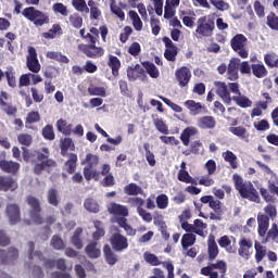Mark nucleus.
<instances>
[{
  "label": "nucleus",
  "instance_id": "ddd939ff",
  "mask_svg": "<svg viewBox=\"0 0 278 278\" xmlns=\"http://www.w3.org/2000/svg\"><path fill=\"white\" fill-rule=\"evenodd\" d=\"M175 77L180 88H188V84L192 79V72L189 67L181 66L176 70Z\"/></svg>",
  "mask_w": 278,
  "mask_h": 278
},
{
  "label": "nucleus",
  "instance_id": "4468645a",
  "mask_svg": "<svg viewBox=\"0 0 278 278\" xmlns=\"http://www.w3.org/2000/svg\"><path fill=\"white\" fill-rule=\"evenodd\" d=\"M163 42L165 45V52L164 58L167 60V62H176L177 55L179 53V50L177 49V46L173 43V40L168 37H163Z\"/></svg>",
  "mask_w": 278,
  "mask_h": 278
},
{
  "label": "nucleus",
  "instance_id": "3c124183",
  "mask_svg": "<svg viewBox=\"0 0 278 278\" xmlns=\"http://www.w3.org/2000/svg\"><path fill=\"white\" fill-rule=\"evenodd\" d=\"M70 25L74 27L75 29H81V26L84 25V17L79 15V13H74L70 15L68 17Z\"/></svg>",
  "mask_w": 278,
  "mask_h": 278
},
{
  "label": "nucleus",
  "instance_id": "c9c22d12",
  "mask_svg": "<svg viewBox=\"0 0 278 278\" xmlns=\"http://www.w3.org/2000/svg\"><path fill=\"white\" fill-rule=\"evenodd\" d=\"M108 66H110L113 77H118L121 71V60L111 54L109 55Z\"/></svg>",
  "mask_w": 278,
  "mask_h": 278
},
{
  "label": "nucleus",
  "instance_id": "6e6552de",
  "mask_svg": "<svg viewBox=\"0 0 278 278\" xmlns=\"http://www.w3.org/2000/svg\"><path fill=\"white\" fill-rule=\"evenodd\" d=\"M26 203L29 205V216L35 225H42L45 218H42V206H40V200L34 195L26 197Z\"/></svg>",
  "mask_w": 278,
  "mask_h": 278
},
{
  "label": "nucleus",
  "instance_id": "f257e3e1",
  "mask_svg": "<svg viewBox=\"0 0 278 278\" xmlns=\"http://www.w3.org/2000/svg\"><path fill=\"white\" fill-rule=\"evenodd\" d=\"M17 142L22 144L23 150V160L24 162H28V164H34L33 173L35 175H42V173L47 168H53L58 166L55 160L49 157L51 152L49 148H41V150H29L26 147H31V142H34V137L29 134H20L17 136Z\"/></svg>",
  "mask_w": 278,
  "mask_h": 278
},
{
  "label": "nucleus",
  "instance_id": "e2e57ef3",
  "mask_svg": "<svg viewBox=\"0 0 278 278\" xmlns=\"http://www.w3.org/2000/svg\"><path fill=\"white\" fill-rule=\"evenodd\" d=\"M52 10L55 14H61V16H68V8L62 2H56L52 5Z\"/></svg>",
  "mask_w": 278,
  "mask_h": 278
},
{
  "label": "nucleus",
  "instance_id": "0e129e2a",
  "mask_svg": "<svg viewBox=\"0 0 278 278\" xmlns=\"http://www.w3.org/2000/svg\"><path fill=\"white\" fill-rule=\"evenodd\" d=\"M156 206L159 210H166L168 207V195L161 193L156 197Z\"/></svg>",
  "mask_w": 278,
  "mask_h": 278
},
{
  "label": "nucleus",
  "instance_id": "423d86ee",
  "mask_svg": "<svg viewBox=\"0 0 278 278\" xmlns=\"http://www.w3.org/2000/svg\"><path fill=\"white\" fill-rule=\"evenodd\" d=\"M216 29V22L212 15H203L197 21L195 36L197 38H212Z\"/></svg>",
  "mask_w": 278,
  "mask_h": 278
},
{
  "label": "nucleus",
  "instance_id": "39448f33",
  "mask_svg": "<svg viewBox=\"0 0 278 278\" xmlns=\"http://www.w3.org/2000/svg\"><path fill=\"white\" fill-rule=\"evenodd\" d=\"M81 164L86 165L83 169L86 181H92V179L99 181V179H101V173L94 169L99 166V155L87 153L85 160L81 161Z\"/></svg>",
  "mask_w": 278,
  "mask_h": 278
},
{
  "label": "nucleus",
  "instance_id": "9d476101",
  "mask_svg": "<svg viewBox=\"0 0 278 278\" xmlns=\"http://www.w3.org/2000/svg\"><path fill=\"white\" fill-rule=\"evenodd\" d=\"M247 37L242 34H237L230 40V47L232 51L238 53L239 58L247 60L249 58V50H247Z\"/></svg>",
  "mask_w": 278,
  "mask_h": 278
},
{
  "label": "nucleus",
  "instance_id": "cd10ccee",
  "mask_svg": "<svg viewBox=\"0 0 278 278\" xmlns=\"http://www.w3.org/2000/svg\"><path fill=\"white\" fill-rule=\"evenodd\" d=\"M68 160L64 163V170L66 172L67 175H73L75 170H77V154L75 153H70Z\"/></svg>",
  "mask_w": 278,
  "mask_h": 278
},
{
  "label": "nucleus",
  "instance_id": "052dcab7",
  "mask_svg": "<svg viewBox=\"0 0 278 278\" xmlns=\"http://www.w3.org/2000/svg\"><path fill=\"white\" fill-rule=\"evenodd\" d=\"M150 147L151 146L149 143H143V149L146 151V160H147L149 166H155V164H156L155 154H153V152H151Z\"/></svg>",
  "mask_w": 278,
  "mask_h": 278
},
{
  "label": "nucleus",
  "instance_id": "412c9836",
  "mask_svg": "<svg viewBox=\"0 0 278 278\" xmlns=\"http://www.w3.org/2000/svg\"><path fill=\"white\" fill-rule=\"evenodd\" d=\"M108 212L112 214V216H129V208L116 202H112L108 205Z\"/></svg>",
  "mask_w": 278,
  "mask_h": 278
},
{
  "label": "nucleus",
  "instance_id": "1a4fd4ad",
  "mask_svg": "<svg viewBox=\"0 0 278 278\" xmlns=\"http://www.w3.org/2000/svg\"><path fill=\"white\" fill-rule=\"evenodd\" d=\"M230 92L233 94L231 101L239 108L247 109L253 105V101L249 97L242 94L240 91V85L238 83H228Z\"/></svg>",
  "mask_w": 278,
  "mask_h": 278
},
{
  "label": "nucleus",
  "instance_id": "603ef678",
  "mask_svg": "<svg viewBox=\"0 0 278 278\" xmlns=\"http://www.w3.org/2000/svg\"><path fill=\"white\" fill-rule=\"evenodd\" d=\"M35 123H40V113L38 111H31L27 114L25 127L29 129V125H34Z\"/></svg>",
  "mask_w": 278,
  "mask_h": 278
},
{
  "label": "nucleus",
  "instance_id": "49530a36",
  "mask_svg": "<svg viewBox=\"0 0 278 278\" xmlns=\"http://www.w3.org/2000/svg\"><path fill=\"white\" fill-rule=\"evenodd\" d=\"M58 34H62V26H60V24H53L49 31L42 34V38H46V40H53Z\"/></svg>",
  "mask_w": 278,
  "mask_h": 278
},
{
  "label": "nucleus",
  "instance_id": "4be33fe9",
  "mask_svg": "<svg viewBox=\"0 0 278 278\" xmlns=\"http://www.w3.org/2000/svg\"><path fill=\"white\" fill-rule=\"evenodd\" d=\"M0 168L2 173H8L9 175H16L21 170V164L14 161L0 160Z\"/></svg>",
  "mask_w": 278,
  "mask_h": 278
},
{
  "label": "nucleus",
  "instance_id": "0eeeda50",
  "mask_svg": "<svg viewBox=\"0 0 278 278\" xmlns=\"http://www.w3.org/2000/svg\"><path fill=\"white\" fill-rule=\"evenodd\" d=\"M23 16L34 23L35 27H42V25H49V15L45 12L34 8L27 7L22 11Z\"/></svg>",
  "mask_w": 278,
  "mask_h": 278
},
{
  "label": "nucleus",
  "instance_id": "f3484780",
  "mask_svg": "<svg viewBox=\"0 0 278 278\" xmlns=\"http://www.w3.org/2000/svg\"><path fill=\"white\" fill-rule=\"evenodd\" d=\"M18 188V182L11 176H0V191L14 192Z\"/></svg>",
  "mask_w": 278,
  "mask_h": 278
},
{
  "label": "nucleus",
  "instance_id": "a19ab883",
  "mask_svg": "<svg viewBox=\"0 0 278 278\" xmlns=\"http://www.w3.org/2000/svg\"><path fill=\"white\" fill-rule=\"evenodd\" d=\"M205 229H207V224L203 223L202 219H194L193 222V233L200 236L201 238H205Z\"/></svg>",
  "mask_w": 278,
  "mask_h": 278
},
{
  "label": "nucleus",
  "instance_id": "680f3d73",
  "mask_svg": "<svg viewBox=\"0 0 278 278\" xmlns=\"http://www.w3.org/2000/svg\"><path fill=\"white\" fill-rule=\"evenodd\" d=\"M211 267L213 270H219L220 277H225V275H227V263H225V261H217L216 263H212Z\"/></svg>",
  "mask_w": 278,
  "mask_h": 278
},
{
  "label": "nucleus",
  "instance_id": "f03ea898",
  "mask_svg": "<svg viewBox=\"0 0 278 278\" xmlns=\"http://www.w3.org/2000/svg\"><path fill=\"white\" fill-rule=\"evenodd\" d=\"M110 231L111 236L109 242L111 247L110 244H104L103 254L106 264H109V266H114V264L118 262V256H116V253H123V251H127V249H129V240L127 237L121 233V228L117 226H112Z\"/></svg>",
  "mask_w": 278,
  "mask_h": 278
},
{
  "label": "nucleus",
  "instance_id": "58836bf2",
  "mask_svg": "<svg viewBox=\"0 0 278 278\" xmlns=\"http://www.w3.org/2000/svg\"><path fill=\"white\" fill-rule=\"evenodd\" d=\"M84 207L91 214H99L100 212L99 202H97V200L93 198H87L84 202Z\"/></svg>",
  "mask_w": 278,
  "mask_h": 278
},
{
  "label": "nucleus",
  "instance_id": "c85d7f7f",
  "mask_svg": "<svg viewBox=\"0 0 278 278\" xmlns=\"http://www.w3.org/2000/svg\"><path fill=\"white\" fill-rule=\"evenodd\" d=\"M197 134H199V129H197V127L189 126V127L185 128L182 130V132L180 134V140H181L182 144L185 147H189L190 146V137L197 136Z\"/></svg>",
  "mask_w": 278,
  "mask_h": 278
},
{
  "label": "nucleus",
  "instance_id": "c03bdc74",
  "mask_svg": "<svg viewBox=\"0 0 278 278\" xmlns=\"http://www.w3.org/2000/svg\"><path fill=\"white\" fill-rule=\"evenodd\" d=\"M143 68H146L148 75L152 77V79H157L160 77V70L152 62L146 61L142 63Z\"/></svg>",
  "mask_w": 278,
  "mask_h": 278
},
{
  "label": "nucleus",
  "instance_id": "7ed1b4c3",
  "mask_svg": "<svg viewBox=\"0 0 278 278\" xmlns=\"http://www.w3.org/2000/svg\"><path fill=\"white\" fill-rule=\"evenodd\" d=\"M89 31L90 33L85 35V40L88 43L78 45V51L91 60L103 58V55H105V50L97 46V41L99 40V29L97 27H91Z\"/></svg>",
  "mask_w": 278,
  "mask_h": 278
},
{
  "label": "nucleus",
  "instance_id": "f704fd0d",
  "mask_svg": "<svg viewBox=\"0 0 278 278\" xmlns=\"http://www.w3.org/2000/svg\"><path fill=\"white\" fill-rule=\"evenodd\" d=\"M81 233H84V228L78 227L74 231V235L71 238V242L75 249L81 250L84 249V241L81 240Z\"/></svg>",
  "mask_w": 278,
  "mask_h": 278
},
{
  "label": "nucleus",
  "instance_id": "13d9d810",
  "mask_svg": "<svg viewBox=\"0 0 278 278\" xmlns=\"http://www.w3.org/2000/svg\"><path fill=\"white\" fill-rule=\"evenodd\" d=\"M266 24L269 27V29H273L274 31H278V16L277 14H275V12H270L267 15Z\"/></svg>",
  "mask_w": 278,
  "mask_h": 278
},
{
  "label": "nucleus",
  "instance_id": "8fccbe9b",
  "mask_svg": "<svg viewBox=\"0 0 278 278\" xmlns=\"http://www.w3.org/2000/svg\"><path fill=\"white\" fill-rule=\"evenodd\" d=\"M223 157L225 162H228V164H230L231 168H238V156H236L233 152L228 150L223 153Z\"/></svg>",
  "mask_w": 278,
  "mask_h": 278
},
{
  "label": "nucleus",
  "instance_id": "b1692460",
  "mask_svg": "<svg viewBox=\"0 0 278 278\" xmlns=\"http://www.w3.org/2000/svg\"><path fill=\"white\" fill-rule=\"evenodd\" d=\"M98 245V241H90L86 245L85 253L90 260H98V257H101V249H99Z\"/></svg>",
  "mask_w": 278,
  "mask_h": 278
},
{
  "label": "nucleus",
  "instance_id": "79ce46f5",
  "mask_svg": "<svg viewBox=\"0 0 278 278\" xmlns=\"http://www.w3.org/2000/svg\"><path fill=\"white\" fill-rule=\"evenodd\" d=\"M190 153L193 155H201V153H203V143L200 140L192 141L189 150L184 152L185 155H190Z\"/></svg>",
  "mask_w": 278,
  "mask_h": 278
},
{
  "label": "nucleus",
  "instance_id": "37998d69",
  "mask_svg": "<svg viewBox=\"0 0 278 278\" xmlns=\"http://www.w3.org/2000/svg\"><path fill=\"white\" fill-rule=\"evenodd\" d=\"M185 105L194 116L201 114V111L203 110V104H201V102H195L194 100H187Z\"/></svg>",
  "mask_w": 278,
  "mask_h": 278
},
{
  "label": "nucleus",
  "instance_id": "393cba45",
  "mask_svg": "<svg viewBox=\"0 0 278 278\" xmlns=\"http://www.w3.org/2000/svg\"><path fill=\"white\" fill-rule=\"evenodd\" d=\"M197 125L200 129H214V127H216V118L211 115H205L198 118Z\"/></svg>",
  "mask_w": 278,
  "mask_h": 278
},
{
  "label": "nucleus",
  "instance_id": "5fc2aeb1",
  "mask_svg": "<svg viewBox=\"0 0 278 278\" xmlns=\"http://www.w3.org/2000/svg\"><path fill=\"white\" fill-rule=\"evenodd\" d=\"M218 244L222 249H226L227 253H236V249L231 247V240L227 236L220 237Z\"/></svg>",
  "mask_w": 278,
  "mask_h": 278
},
{
  "label": "nucleus",
  "instance_id": "aec40b11",
  "mask_svg": "<svg viewBox=\"0 0 278 278\" xmlns=\"http://www.w3.org/2000/svg\"><path fill=\"white\" fill-rule=\"evenodd\" d=\"M0 97H3L5 101H8V99L10 98L8 92L5 91H1ZM5 101H2V99L0 98V108L3 110V112H5V114H8V116H16L18 109L12 105V103H8Z\"/></svg>",
  "mask_w": 278,
  "mask_h": 278
},
{
  "label": "nucleus",
  "instance_id": "a878e982",
  "mask_svg": "<svg viewBox=\"0 0 278 278\" xmlns=\"http://www.w3.org/2000/svg\"><path fill=\"white\" fill-rule=\"evenodd\" d=\"M93 227L96 230L92 232V240L94 242H99L101 238L105 237V225L103 222L96 219L93 220Z\"/></svg>",
  "mask_w": 278,
  "mask_h": 278
},
{
  "label": "nucleus",
  "instance_id": "6e6d98bb",
  "mask_svg": "<svg viewBox=\"0 0 278 278\" xmlns=\"http://www.w3.org/2000/svg\"><path fill=\"white\" fill-rule=\"evenodd\" d=\"M254 248L256 251L255 261L260 264V262L266 257V247L262 245V243L255 242Z\"/></svg>",
  "mask_w": 278,
  "mask_h": 278
},
{
  "label": "nucleus",
  "instance_id": "09e8293b",
  "mask_svg": "<svg viewBox=\"0 0 278 278\" xmlns=\"http://www.w3.org/2000/svg\"><path fill=\"white\" fill-rule=\"evenodd\" d=\"M264 62L268 68H278V55L275 52L265 54Z\"/></svg>",
  "mask_w": 278,
  "mask_h": 278
},
{
  "label": "nucleus",
  "instance_id": "bf43d9fd",
  "mask_svg": "<svg viewBox=\"0 0 278 278\" xmlns=\"http://www.w3.org/2000/svg\"><path fill=\"white\" fill-rule=\"evenodd\" d=\"M72 5L75 8L77 12H90V9L88 8V4L86 3V0H72Z\"/></svg>",
  "mask_w": 278,
  "mask_h": 278
},
{
  "label": "nucleus",
  "instance_id": "864d4df0",
  "mask_svg": "<svg viewBox=\"0 0 278 278\" xmlns=\"http://www.w3.org/2000/svg\"><path fill=\"white\" fill-rule=\"evenodd\" d=\"M50 244L52 248L55 249V251H64V249H66V243H64V240H62V237L58 235H54L52 237Z\"/></svg>",
  "mask_w": 278,
  "mask_h": 278
},
{
  "label": "nucleus",
  "instance_id": "a211bd4d",
  "mask_svg": "<svg viewBox=\"0 0 278 278\" xmlns=\"http://www.w3.org/2000/svg\"><path fill=\"white\" fill-rule=\"evenodd\" d=\"M257 224L258 236L261 238H266V235L268 233V227H270V217H268V215L265 214H258Z\"/></svg>",
  "mask_w": 278,
  "mask_h": 278
},
{
  "label": "nucleus",
  "instance_id": "c756f323",
  "mask_svg": "<svg viewBox=\"0 0 278 278\" xmlns=\"http://www.w3.org/2000/svg\"><path fill=\"white\" fill-rule=\"evenodd\" d=\"M207 247L208 260L214 262V258L218 257V244H216L214 236L208 237Z\"/></svg>",
  "mask_w": 278,
  "mask_h": 278
},
{
  "label": "nucleus",
  "instance_id": "4d7b16f0",
  "mask_svg": "<svg viewBox=\"0 0 278 278\" xmlns=\"http://www.w3.org/2000/svg\"><path fill=\"white\" fill-rule=\"evenodd\" d=\"M42 137L45 138V140H55V130H53V125L51 124H47L43 128H42Z\"/></svg>",
  "mask_w": 278,
  "mask_h": 278
},
{
  "label": "nucleus",
  "instance_id": "774afa93",
  "mask_svg": "<svg viewBox=\"0 0 278 278\" xmlns=\"http://www.w3.org/2000/svg\"><path fill=\"white\" fill-rule=\"evenodd\" d=\"M88 92L91 97H106V92L103 87H89Z\"/></svg>",
  "mask_w": 278,
  "mask_h": 278
},
{
  "label": "nucleus",
  "instance_id": "5701e85b",
  "mask_svg": "<svg viewBox=\"0 0 278 278\" xmlns=\"http://www.w3.org/2000/svg\"><path fill=\"white\" fill-rule=\"evenodd\" d=\"M249 249H253V241H251V239L241 238L239 241V255L241 257H245V260H249V257H251Z\"/></svg>",
  "mask_w": 278,
  "mask_h": 278
},
{
  "label": "nucleus",
  "instance_id": "6ab92c4d",
  "mask_svg": "<svg viewBox=\"0 0 278 278\" xmlns=\"http://www.w3.org/2000/svg\"><path fill=\"white\" fill-rule=\"evenodd\" d=\"M15 260H18V249L11 247L8 249V252L0 249L1 264H9V262H15Z\"/></svg>",
  "mask_w": 278,
  "mask_h": 278
},
{
  "label": "nucleus",
  "instance_id": "bb28decb",
  "mask_svg": "<svg viewBox=\"0 0 278 278\" xmlns=\"http://www.w3.org/2000/svg\"><path fill=\"white\" fill-rule=\"evenodd\" d=\"M60 149H61V155L62 157H66V155H70V151H75V143H73V139L65 137L60 139Z\"/></svg>",
  "mask_w": 278,
  "mask_h": 278
},
{
  "label": "nucleus",
  "instance_id": "e433bc0d",
  "mask_svg": "<svg viewBox=\"0 0 278 278\" xmlns=\"http://www.w3.org/2000/svg\"><path fill=\"white\" fill-rule=\"evenodd\" d=\"M124 192L127 197H138V194H143L142 187L138 186L136 182H130L124 187Z\"/></svg>",
  "mask_w": 278,
  "mask_h": 278
},
{
  "label": "nucleus",
  "instance_id": "de8ad7c7",
  "mask_svg": "<svg viewBox=\"0 0 278 278\" xmlns=\"http://www.w3.org/2000/svg\"><path fill=\"white\" fill-rule=\"evenodd\" d=\"M143 260L147 262V264H150V266H162L164 262H161L157 255L151 253V252H144L143 253Z\"/></svg>",
  "mask_w": 278,
  "mask_h": 278
},
{
  "label": "nucleus",
  "instance_id": "9b49d317",
  "mask_svg": "<svg viewBox=\"0 0 278 278\" xmlns=\"http://www.w3.org/2000/svg\"><path fill=\"white\" fill-rule=\"evenodd\" d=\"M214 87H215V94H217V97H219V99H222V101L226 105H231V99L233 97H231V89L229 88V85H227V83L225 81L215 80Z\"/></svg>",
  "mask_w": 278,
  "mask_h": 278
},
{
  "label": "nucleus",
  "instance_id": "69168bd1",
  "mask_svg": "<svg viewBox=\"0 0 278 278\" xmlns=\"http://www.w3.org/2000/svg\"><path fill=\"white\" fill-rule=\"evenodd\" d=\"M178 181H181L182 184H194V178L190 176V173H188V170H179Z\"/></svg>",
  "mask_w": 278,
  "mask_h": 278
},
{
  "label": "nucleus",
  "instance_id": "dca6fc26",
  "mask_svg": "<svg viewBox=\"0 0 278 278\" xmlns=\"http://www.w3.org/2000/svg\"><path fill=\"white\" fill-rule=\"evenodd\" d=\"M238 71H240V59L238 58L230 59L228 68H227V79H229V81H237V79H240V75L238 74Z\"/></svg>",
  "mask_w": 278,
  "mask_h": 278
},
{
  "label": "nucleus",
  "instance_id": "72a5a7b5",
  "mask_svg": "<svg viewBox=\"0 0 278 278\" xmlns=\"http://www.w3.org/2000/svg\"><path fill=\"white\" fill-rule=\"evenodd\" d=\"M47 201L52 207L60 205V192L55 188H50L47 192Z\"/></svg>",
  "mask_w": 278,
  "mask_h": 278
},
{
  "label": "nucleus",
  "instance_id": "338daca9",
  "mask_svg": "<svg viewBox=\"0 0 278 278\" xmlns=\"http://www.w3.org/2000/svg\"><path fill=\"white\" fill-rule=\"evenodd\" d=\"M154 127L155 129H157V131H160V134H164L165 136H167L168 126L166 125V123H164V119L162 118L154 119Z\"/></svg>",
  "mask_w": 278,
  "mask_h": 278
},
{
  "label": "nucleus",
  "instance_id": "a18cd8bd",
  "mask_svg": "<svg viewBox=\"0 0 278 278\" xmlns=\"http://www.w3.org/2000/svg\"><path fill=\"white\" fill-rule=\"evenodd\" d=\"M229 131L230 134H233V136H237V138L245 140V142H249V135L247 134V128L242 126L230 127Z\"/></svg>",
  "mask_w": 278,
  "mask_h": 278
},
{
  "label": "nucleus",
  "instance_id": "4c0bfd02",
  "mask_svg": "<svg viewBox=\"0 0 278 278\" xmlns=\"http://www.w3.org/2000/svg\"><path fill=\"white\" fill-rule=\"evenodd\" d=\"M197 242V235L194 233H185L181 237V247L184 251H188L190 247H194Z\"/></svg>",
  "mask_w": 278,
  "mask_h": 278
},
{
  "label": "nucleus",
  "instance_id": "f8f14e48",
  "mask_svg": "<svg viewBox=\"0 0 278 278\" xmlns=\"http://www.w3.org/2000/svg\"><path fill=\"white\" fill-rule=\"evenodd\" d=\"M26 66L30 73L38 74L41 68L40 61H38V52L36 48H28V55L26 56Z\"/></svg>",
  "mask_w": 278,
  "mask_h": 278
},
{
  "label": "nucleus",
  "instance_id": "2f4dec72",
  "mask_svg": "<svg viewBox=\"0 0 278 278\" xmlns=\"http://www.w3.org/2000/svg\"><path fill=\"white\" fill-rule=\"evenodd\" d=\"M56 129L60 134H63V136H71V134H73V124H68L66 119L60 118L56 122Z\"/></svg>",
  "mask_w": 278,
  "mask_h": 278
},
{
  "label": "nucleus",
  "instance_id": "2eb2a0df",
  "mask_svg": "<svg viewBox=\"0 0 278 278\" xmlns=\"http://www.w3.org/2000/svg\"><path fill=\"white\" fill-rule=\"evenodd\" d=\"M5 214L9 218L10 225H16L21 223V206H18V204H8Z\"/></svg>",
  "mask_w": 278,
  "mask_h": 278
},
{
  "label": "nucleus",
  "instance_id": "473e14b6",
  "mask_svg": "<svg viewBox=\"0 0 278 278\" xmlns=\"http://www.w3.org/2000/svg\"><path fill=\"white\" fill-rule=\"evenodd\" d=\"M251 68L252 74L254 77H257V79H262L268 75V70H266V66H264V63L262 62L252 64Z\"/></svg>",
  "mask_w": 278,
  "mask_h": 278
},
{
  "label": "nucleus",
  "instance_id": "7c9ffc66",
  "mask_svg": "<svg viewBox=\"0 0 278 278\" xmlns=\"http://www.w3.org/2000/svg\"><path fill=\"white\" fill-rule=\"evenodd\" d=\"M36 244L34 241L28 242V260L31 262L33 260H37L38 262H45V254L40 251H35Z\"/></svg>",
  "mask_w": 278,
  "mask_h": 278
},
{
  "label": "nucleus",
  "instance_id": "20e7f679",
  "mask_svg": "<svg viewBox=\"0 0 278 278\" xmlns=\"http://www.w3.org/2000/svg\"><path fill=\"white\" fill-rule=\"evenodd\" d=\"M232 179L235 181V190H237L241 199H247L251 203H260V193L253 182L244 181V178L238 174H233Z\"/></svg>",
  "mask_w": 278,
  "mask_h": 278
},
{
  "label": "nucleus",
  "instance_id": "ea45409f",
  "mask_svg": "<svg viewBox=\"0 0 278 278\" xmlns=\"http://www.w3.org/2000/svg\"><path fill=\"white\" fill-rule=\"evenodd\" d=\"M140 75H144V68L138 64L135 67H129L127 70V77L129 81H136Z\"/></svg>",
  "mask_w": 278,
  "mask_h": 278
}]
</instances>
